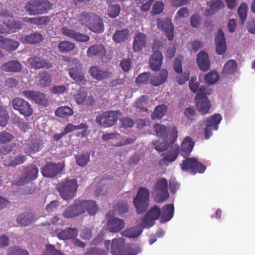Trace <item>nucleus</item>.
Segmentation results:
<instances>
[{"mask_svg": "<svg viewBox=\"0 0 255 255\" xmlns=\"http://www.w3.org/2000/svg\"><path fill=\"white\" fill-rule=\"evenodd\" d=\"M107 219V226L108 230L111 233H118L125 227V222L123 220L117 217H108Z\"/></svg>", "mask_w": 255, "mask_h": 255, "instance_id": "obj_19", "label": "nucleus"}, {"mask_svg": "<svg viewBox=\"0 0 255 255\" xmlns=\"http://www.w3.org/2000/svg\"><path fill=\"white\" fill-rule=\"evenodd\" d=\"M142 232V229L136 226L125 230L121 233V235L123 237L129 238H135L138 237Z\"/></svg>", "mask_w": 255, "mask_h": 255, "instance_id": "obj_42", "label": "nucleus"}, {"mask_svg": "<svg viewBox=\"0 0 255 255\" xmlns=\"http://www.w3.org/2000/svg\"><path fill=\"white\" fill-rule=\"evenodd\" d=\"M29 61L31 66L36 69H49L53 66V63L49 60L41 59L38 56H33L30 58Z\"/></svg>", "mask_w": 255, "mask_h": 255, "instance_id": "obj_25", "label": "nucleus"}, {"mask_svg": "<svg viewBox=\"0 0 255 255\" xmlns=\"http://www.w3.org/2000/svg\"><path fill=\"white\" fill-rule=\"evenodd\" d=\"M219 79L218 73L215 71H210L205 76L206 82L210 85L216 83Z\"/></svg>", "mask_w": 255, "mask_h": 255, "instance_id": "obj_52", "label": "nucleus"}, {"mask_svg": "<svg viewBox=\"0 0 255 255\" xmlns=\"http://www.w3.org/2000/svg\"><path fill=\"white\" fill-rule=\"evenodd\" d=\"M126 249L125 240L123 238L114 239L111 244V253L113 255H127Z\"/></svg>", "mask_w": 255, "mask_h": 255, "instance_id": "obj_22", "label": "nucleus"}, {"mask_svg": "<svg viewBox=\"0 0 255 255\" xmlns=\"http://www.w3.org/2000/svg\"><path fill=\"white\" fill-rule=\"evenodd\" d=\"M78 234V230L76 228H69L66 230L57 231V237L62 240L74 239Z\"/></svg>", "mask_w": 255, "mask_h": 255, "instance_id": "obj_37", "label": "nucleus"}, {"mask_svg": "<svg viewBox=\"0 0 255 255\" xmlns=\"http://www.w3.org/2000/svg\"><path fill=\"white\" fill-rule=\"evenodd\" d=\"M179 152V147L175 145L172 150L168 152L167 155L159 161L160 166L168 165L169 163L175 160Z\"/></svg>", "mask_w": 255, "mask_h": 255, "instance_id": "obj_33", "label": "nucleus"}, {"mask_svg": "<svg viewBox=\"0 0 255 255\" xmlns=\"http://www.w3.org/2000/svg\"><path fill=\"white\" fill-rule=\"evenodd\" d=\"M87 97V93L84 90H80L78 93L73 96L74 100L77 104H83Z\"/></svg>", "mask_w": 255, "mask_h": 255, "instance_id": "obj_51", "label": "nucleus"}, {"mask_svg": "<svg viewBox=\"0 0 255 255\" xmlns=\"http://www.w3.org/2000/svg\"><path fill=\"white\" fill-rule=\"evenodd\" d=\"M116 210L120 214H124L128 211V207L126 201L119 202L116 205Z\"/></svg>", "mask_w": 255, "mask_h": 255, "instance_id": "obj_57", "label": "nucleus"}, {"mask_svg": "<svg viewBox=\"0 0 255 255\" xmlns=\"http://www.w3.org/2000/svg\"><path fill=\"white\" fill-rule=\"evenodd\" d=\"M122 116V112L119 110L109 111L97 115L95 121L99 126L109 128L114 126Z\"/></svg>", "mask_w": 255, "mask_h": 255, "instance_id": "obj_5", "label": "nucleus"}, {"mask_svg": "<svg viewBox=\"0 0 255 255\" xmlns=\"http://www.w3.org/2000/svg\"><path fill=\"white\" fill-rule=\"evenodd\" d=\"M9 120V115L6 109L0 105V126L5 127Z\"/></svg>", "mask_w": 255, "mask_h": 255, "instance_id": "obj_50", "label": "nucleus"}, {"mask_svg": "<svg viewBox=\"0 0 255 255\" xmlns=\"http://www.w3.org/2000/svg\"><path fill=\"white\" fill-rule=\"evenodd\" d=\"M106 51L102 44H95L91 46L87 51L89 57H99L102 58L106 55Z\"/></svg>", "mask_w": 255, "mask_h": 255, "instance_id": "obj_35", "label": "nucleus"}, {"mask_svg": "<svg viewBox=\"0 0 255 255\" xmlns=\"http://www.w3.org/2000/svg\"><path fill=\"white\" fill-rule=\"evenodd\" d=\"M19 45V43L18 41L4 37L1 48L6 51H12L15 50Z\"/></svg>", "mask_w": 255, "mask_h": 255, "instance_id": "obj_43", "label": "nucleus"}, {"mask_svg": "<svg viewBox=\"0 0 255 255\" xmlns=\"http://www.w3.org/2000/svg\"><path fill=\"white\" fill-rule=\"evenodd\" d=\"M196 61L201 71H207L210 68V61L208 55L205 51H201L198 54Z\"/></svg>", "mask_w": 255, "mask_h": 255, "instance_id": "obj_32", "label": "nucleus"}, {"mask_svg": "<svg viewBox=\"0 0 255 255\" xmlns=\"http://www.w3.org/2000/svg\"><path fill=\"white\" fill-rule=\"evenodd\" d=\"M129 30L127 28L116 30L113 36V40L116 43L125 41L128 37Z\"/></svg>", "mask_w": 255, "mask_h": 255, "instance_id": "obj_40", "label": "nucleus"}, {"mask_svg": "<svg viewBox=\"0 0 255 255\" xmlns=\"http://www.w3.org/2000/svg\"><path fill=\"white\" fill-rule=\"evenodd\" d=\"M38 172V169L35 165H29L24 168L22 176L15 181L13 184L20 186L28 184L37 178Z\"/></svg>", "mask_w": 255, "mask_h": 255, "instance_id": "obj_9", "label": "nucleus"}, {"mask_svg": "<svg viewBox=\"0 0 255 255\" xmlns=\"http://www.w3.org/2000/svg\"><path fill=\"white\" fill-rule=\"evenodd\" d=\"M157 135L166 140L170 144H174L178 136V131L176 128L173 127L171 129V131L168 133L167 128L161 124H156L154 126Z\"/></svg>", "mask_w": 255, "mask_h": 255, "instance_id": "obj_10", "label": "nucleus"}, {"mask_svg": "<svg viewBox=\"0 0 255 255\" xmlns=\"http://www.w3.org/2000/svg\"><path fill=\"white\" fill-rule=\"evenodd\" d=\"M248 6L246 3H242L238 9V13L240 18L241 23H243L247 18Z\"/></svg>", "mask_w": 255, "mask_h": 255, "instance_id": "obj_54", "label": "nucleus"}, {"mask_svg": "<svg viewBox=\"0 0 255 255\" xmlns=\"http://www.w3.org/2000/svg\"><path fill=\"white\" fill-rule=\"evenodd\" d=\"M85 212L87 211L90 215H95L99 210L96 202L93 200H85Z\"/></svg>", "mask_w": 255, "mask_h": 255, "instance_id": "obj_45", "label": "nucleus"}, {"mask_svg": "<svg viewBox=\"0 0 255 255\" xmlns=\"http://www.w3.org/2000/svg\"><path fill=\"white\" fill-rule=\"evenodd\" d=\"M3 24L6 27H3L0 25V33H10L15 32L16 31L21 29L23 27V23L20 20H8L3 21Z\"/></svg>", "mask_w": 255, "mask_h": 255, "instance_id": "obj_18", "label": "nucleus"}, {"mask_svg": "<svg viewBox=\"0 0 255 255\" xmlns=\"http://www.w3.org/2000/svg\"><path fill=\"white\" fill-rule=\"evenodd\" d=\"M7 255H29L27 251L18 247H10L8 250Z\"/></svg>", "mask_w": 255, "mask_h": 255, "instance_id": "obj_55", "label": "nucleus"}, {"mask_svg": "<svg viewBox=\"0 0 255 255\" xmlns=\"http://www.w3.org/2000/svg\"><path fill=\"white\" fill-rule=\"evenodd\" d=\"M168 187V181L165 178L162 177L157 180L153 191L156 202L160 203L169 198Z\"/></svg>", "mask_w": 255, "mask_h": 255, "instance_id": "obj_7", "label": "nucleus"}, {"mask_svg": "<svg viewBox=\"0 0 255 255\" xmlns=\"http://www.w3.org/2000/svg\"><path fill=\"white\" fill-rule=\"evenodd\" d=\"M125 252H126L127 255H136L141 252V249L137 246L131 247L130 245L126 244Z\"/></svg>", "mask_w": 255, "mask_h": 255, "instance_id": "obj_61", "label": "nucleus"}, {"mask_svg": "<svg viewBox=\"0 0 255 255\" xmlns=\"http://www.w3.org/2000/svg\"><path fill=\"white\" fill-rule=\"evenodd\" d=\"M148 97L146 95H142L139 97L135 102V106L136 108L143 112L147 111V100Z\"/></svg>", "mask_w": 255, "mask_h": 255, "instance_id": "obj_48", "label": "nucleus"}, {"mask_svg": "<svg viewBox=\"0 0 255 255\" xmlns=\"http://www.w3.org/2000/svg\"><path fill=\"white\" fill-rule=\"evenodd\" d=\"M12 107L14 110L24 117H30L33 113V109L30 104L20 98H15L11 101Z\"/></svg>", "mask_w": 255, "mask_h": 255, "instance_id": "obj_13", "label": "nucleus"}, {"mask_svg": "<svg viewBox=\"0 0 255 255\" xmlns=\"http://www.w3.org/2000/svg\"><path fill=\"white\" fill-rule=\"evenodd\" d=\"M75 47V44L69 41H60L58 45V49L62 53L70 52L73 50Z\"/></svg>", "mask_w": 255, "mask_h": 255, "instance_id": "obj_47", "label": "nucleus"}, {"mask_svg": "<svg viewBox=\"0 0 255 255\" xmlns=\"http://www.w3.org/2000/svg\"><path fill=\"white\" fill-rule=\"evenodd\" d=\"M78 20L80 24L96 33H101L104 31L103 20L96 14L84 11L79 14Z\"/></svg>", "mask_w": 255, "mask_h": 255, "instance_id": "obj_1", "label": "nucleus"}, {"mask_svg": "<svg viewBox=\"0 0 255 255\" xmlns=\"http://www.w3.org/2000/svg\"><path fill=\"white\" fill-rule=\"evenodd\" d=\"M120 127L127 128H132L134 125L133 121L128 117H124L120 121Z\"/></svg>", "mask_w": 255, "mask_h": 255, "instance_id": "obj_63", "label": "nucleus"}, {"mask_svg": "<svg viewBox=\"0 0 255 255\" xmlns=\"http://www.w3.org/2000/svg\"><path fill=\"white\" fill-rule=\"evenodd\" d=\"M90 155L88 153L81 154L76 156L77 163L80 166H85L88 163Z\"/></svg>", "mask_w": 255, "mask_h": 255, "instance_id": "obj_56", "label": "nucleus"}, {"mask_svg": "<svg viewBox=\"0 0 255 255\" xmlns=\"http://www.w3.org/2000/svg\"><path fill=\"white\" fill-rule=\"evenodd\" d=\"M149 192L145 188H140L133 199V204L138 214L144 213L149 205Z\"/></svg>", "mask_w": 255, "mask_h": 255, "instance_id": "obj_6", "label": "nucleus"}, {"mask_svg": "<svg viewBox=\"0 0 255 255\" xmlns=\"http://www.w3.org/2000/svg\"><path fill=\"white\" fill-rule=\"evenodd\" d=\"M181 166L183 171H186L191 175H195L197 173H202L206 169L204 165L198 162L197 159L194 157L187 158L184 160Z\"/></svg>", "mask_w": 255, "mask_h": 255, "instance_id": "obj_8", "label": "nucleus"}, {"mask_svg": "<svg viewBox=\"0 0 255 255\" xmlns=\"http://www.w3.org/2000/svg\"><path fill=\"white\" fill-rule=\"evenodd\" d=\"M163 59V55L160 51L154 52L149 59V64L151 69L154 71H158L162 66Z\"/></svg>", "mask_w": 255, "mask_h": 255, "instance_id": "obj_28", "label": "nucleus"}, {"mask_svg": "<svg viewBox=\"0 0 255 255\" xmlns=\"http://www.w3.org/2000/svg\"><path fill=\"white\" fill-rule=\"evenodd\" d=\"M12 122L13 124L16 125L23 132H25L28 128L27 124L18 117L12 119Z\"/></svg>", "mask_w": 255, "mask_h": 255, "instance_id": "obj_59", "label": "nucleus"}, {"mask_svg": "<svg viewBox=\"0 0 255 255\" xmlns=\"http://www.w3.org/2000/svg\"><path fill=\"white\" fill-rule=\"evenodd\" d=\"M61 32L64 35L74 39L79 42H87L90 39V37L88 35L80 33L66 27H62Z\"/></svg>", "mask_w": 255, "mask_h": 255, "instance_id": "obj_23", "label": "nucleus"}, {"mask_svg": "<svg viewBox=\"0 0 255 255\" xmlns=\"http://www.w3.org/2000/svg\"><path fill=\"white\" fill-rule=\"evenodd\" d=\"M237 63L235 60L230 59L225 63L223 73L224 74L230 75L233 74L237 69Z\"/></svg>", "mask_w": 255, "mask_h": 255, "instance_id": "obj_44", "label": "nucleus"}, {"mask_svg": "<svg viewBox=\"0 0 255 255\" xmlns=\"http://www.w3.org/2000/svg\"><path fill=\"white\" fill-rule=\"evenodd\" d=\"M52 8V3L48 0H29L25 4V11L30 15L47 13Z\"/></svg>", "mask_w": 255, "mask_h": 255, "instance_id": "obj_2", "label": "nucleus"}, {"mask_svg": "<svg viewBox=\"0 0 255 255\" xmlns=\"http://www.w3.org/2000/svg\"><path fill=\"white\" fill-rule=\"evenodd\" d=\"M43 39L42 34L36 31L22 36L20 38V41L23 43L34 44L39 43Z\"/></svg>", "mask_w": 255, "mask_h": 255, "instance_id": "obj_31", "label": "nucleus"}, {"mask_svg": "<svg viewBox=\"0 0 255 255\" xmlns=\"http://www.w3.org/2000/svg\"><path fill=\"white\" fill-rule=\"evenodd\" d=\"M1 69L6 72H19L22 69V65L17 60H11L1 66Z\"/></svg>", "mask_w": 255, "mask_h": 255, "instance_id": "obj_36", "label": "nucleus"}, {"mask_svg": "<svg viewBox=\"0 0 255 255\" xmlns=\"http://www.w3.org/2000/svg\"><path fill=\"white\" fill-rule=\"evenodd\" d=\"M121 9V8L119 4H109L108 9V14L110 17L115 18L119 15Z\"/></svg>", "mask_w": 255, "mask_h": 255, "instance_id": "obj_53", "label": "nucleus"}, {"mask_svg": "<svg viewBox=\"0 0 255 255\" xmlns=\"http://www.w3.org/2000/svg\"><path fill=\"white\" fill-rule=\"evenodd\" d=\"M173 204H169L164 205L162 208L161 220L167 222L171 219L174 215Z\"/></svg>", "mask_w": 255, "mask_h": 255, "instance_id": "obj_39", "label": "nucleus"}, {"mask_svg": "<svg viewBox=\"0 0 255 255\" xmlns=\"http://www.w3.org/2000/svg\"><path fill=\"white\" fill-rule=\"evenodd\" d=\"M161 215L160 208L156 205H154L142 218V227H150L153 225L154 222L159 219Z\"/></svg>", "mask_w": 255, "mask_h": 255, "instance_id": "obj_14", "label": "nucleus"}, {"mask_svg": "<svg viewBox=\"0 0 255 255\" xmlns=\"http://www.w3.org/2000/svg\"><path fill=\"white\" fill-rule=\"evenodd\" d=\"M13 138V135L9 132L5 131L0 132V144L6 143L11 141Z\"/></svg>", "mask_w": 255, "mask_h": 255, "instance_id": "obj_62", "label": "nucleus"}, {"mask_svg": "<svg viewBox=\"0 0 255 255\" xmlns=\"http://www.w3.org/2000/svg\"><path fill=\"white\" fill-rule=\"evenodd\" d=\"M43 142L42 139H35L28 142L24 148L25 153L29 155L38 152L43 148Z\"/></svg>", "mask_w": 255, "mask_h": 255, "instance_id": "obj_27", "label": "nucleus"}, {"mask_svg": "<svg viewBox=\"0 0 255 255\" xmlns=\"http://www.w3.org/2000/svg\"><path fill=\"white\" fill-rule=\"evenodd\" d=\"M42 255H64L60 251L56 250L54 245H47L46 250Z\"/></svg>", "mask_w": 255, "mask_h": 255, "instance_id": "obj_60", "label": "nucleus"}, {"mask_svg": "<svg viewBox=\"0 0 255 255\" xmlns=\"http://www.w3.org/2000/svg\"><path fill=\"white\" fill-rule=\"evenodd\" d=\"M78 187V184L75 179L66 178L57 185V190L64 200H69L76 196Z\"/></svg>", "mask_w": 255, "mask_h": 255, "instance_id": "obj_3", "label": "nucleus"}, {"mask_svg": "<svg viewBox=\"0 0 255 255\" xmlns=\"http://www.w3.org/2000/svg\"><path fill=\"white\" fill-rule=\"evenodd\" d=\"M35 220L34 214L30 211H25L20 214L16 218L18 224L22 226H28L34 222Z\"/></svg>", "mask_w": 255, "mask_h": 255, "instance_id": "obj_30", "label": "nucleus"}, {"mask_svg": "<svg viewBox=\"0 0 255 255\" xmlns=\"http://www.w3.org/2000/svg\"><path fill=\"white\" fill-rule=\"evenodd\" d=\"M26 160V156L22 154H17L12 152V154L7 156L3 161V164L5 166L15 167L22 164Z\"/></svg>", "mask_w": 255, "mask_h": 255, "instance_id": "obj_20", "label": "nucleus"}, {"mask_svg": "<svg viewBox=\"0 0 255 255\" xmlns=\"http://www.w3.org/2000/svg\"><path fill=\"white\" fill-rule=\"evenodd\" d=\"M146 35L142 32H138L135 34L133 38L132 49L134 52L141 51L146 47Z\"/></svg>", "mask_w": 255, "mask_h": 255, "instance_id": "obj_24", "label": "nucleus"}, {"mask_svg": "<svg viewBox=\"0 0 255 255\" xmlns=\"http://www.w3.org/2000/svg\"><path fill=\"white\" fill-rule=\"evenodd\" d=\"M157 25L159 29H161L166 34L167 39L172 41L174 38V26L170 18L165 19L157 18Z\"/></svg>", "mask_w": 255, "mask_h": 255, "instance_id": "obj_15", "label": "nucleus"}, {"mask_svg": "<svg viewBox=\"0 0 255 255\" xmlns=\"http://www.w3.org/2000/svg\"><path fill=\"white\" fill-rule=\"evenodd\" d=\"M51 77L46 72L41 73L38 81V84L41 87H44L49 86L51 83Z\"/></svg>", "mask_w": 255, "mask_h": 255, "instance_id": "obj_49", "label": "nucleus"}, {"mask_svg": "<svg viewBox=\"0 0 255 255\" xmlns=\"http://www.w3.org/2000/svg\"><path fill=\"white\" fill-rule=\"evenodd\" d=\"M55 114L58 117L61 118H66L74 114V110L69 106H61L56 110L55 111Z\"/></svg>", "mask_w": 255, "mask_h": 255, "instance_id": "obj_41", "label": "nucleus"}, {"mask_svg": "<svg viewBox=\"0 0 255 255\" xmlns=\"http://www.w3.org/2000/svg\"><path fill=\"white\" fill-rule=\"evenodd\" d=\"M215 41L216 45V51L219 55L223 54L226 51L227 46L224 33L221 28L218 30Z\"/></svg>", "mask_w": 255, "mask_h": 255, "instance_id": "obj_26", "label": "nucleus"}, {"mask_svg": "<svg viewBox=\"0 0 255 255\" xmlns=\"http://www.w3.org/2000/svg\"><path fill=\"white\" fill-rule=\"evenodd\" d=\"M150 77V74L148 72H144L138 75L135 79V82L137 85L146 84Z\"/></svg>", "mask_w": 255, "mask_h": 255, "instance_id": "obj_58", "label": "nucleus"}, {"mask_svg": "<svg viewBox=\"0 0 255 255\" xmlns=\"http://www.w3.org/2000/svg\"><path fill=\"white\" fill-rule=\"evenodd\" d=\"M91 77L96 80L101 81L111 76L112 73L107 70H102L97 66H93L89 69Z\"/></svg>", "mask_w": 255, "mask_h": 255, "instance_id": "obj_29", "label": "nucleus"}, {"mask_svg": "<svg viewBox=\"0 0 255 255\" xmlns=\"http://www.w3.org/2000/svg\"><path fill=\"white\" fill-rule=\"evenodd\" d=\"M194 146L191 138L189 136H186L183 139L181 146L180 154L184 158L188 157L192 151Z\"/></svg>", "mask_w": 255, "mask_h": 255, "instance_id": "obj_34", "label": "nucleus"}, {"mask_svg": "<svg viewBox=\"0 0 255 255\" xmlns=\"http://www.w3.org/2000/svg\"><path fill=\"white\" fill-rule=\"evenodd\" d=\"M85 213V200H76L73 204L66 209L63 215L65 218H72Z\"/></svg>", "mask_w": 255, "mask_h": 255, "instance_id": "obj_12", "label": "nucleus"}, {"mask_svg": "<svg viewBox=\"0 0 255 255\" xmlns=\"http://www.w3.org/2000/svg\"><path fill=\"white\" fill-rule=\"evenodd\" d=\"M212 90L201 86L199 92L196 94L195 100V104L199 112L202 115H205L209 113L211 108V103L207 96L211 94Z\"/></svg>", "mask_w": 255, "mask_h": 255, "instance_id": "obj_4", "label": "nucleus"}, {"mask_svg": "<svg viewBox=\"0 0 255 255\" xmlns=\"http://www.w3.org/2000/svg\"><path fill=\"white\" fill-rule=\"evenodd\" d=\"M167 111V107L164 105H158L156 107L151 114L153 120L160 119L165 114Z\"/></svg>", "mask_w": 255, "mask_h": 255, "instance_id": "obj_46", "label": "nucleus"}, {"mask_svg": "<svg viewBox=\"0 0 255 255\" xmlns=\"http://www.w3.org/2000/svg\"><path fill=\"white\" fill-rule=\"evenodd\" d=\"M82 64L78 62L76 67H73L69 70L70 77L78 84L84 86L86 84L84 74L83 73Z\"/></svg>", "mask_w": 255, "mask_h": 255, "instance_id": "obj_17", "label": "nucleus"}, {"mask_svg": "<svg viewBox=\"0 0 255 255\" xmlns=\"http://www.w3.org/2000/svg\"><path fill=\"white\" fill-rule=\"evenodd\" d=\"M222 117L219 114H215L207 119L204 123L206 127L204 130L205 139H209L212 135V130L218 129V125L222 120Z\"/></svg>", "mask_w": 255, "mask_h": 255, "instance_id": "obj_11", "label": "nucleus"}, {"mask_svg": "<svg viewBox=\"0 0 255 255\" xmlns=\"http://www.w3.org/2000/svg\"><path fill=\"white\" fill-rule=\"evenodd\" d=\"M62 170L60 165L48 162L41 168V173L44 177L53 178Z\"/></svg>", "mask_w": 255, "mask_h": 255, "instance_id": "obj_21", "label": "nucleus"}, {"mask_svg": "<svg viewBox=\"0 0 255 255\" xmlns=\"http://www.w3.org/2000/svg\"><path fill=\"white\" fill-rule=\"evenodd\" d=\"M23 95L27 99L35 102L36 104L47 107L49 102L46 96L44 93L29 90H25L23 92Z\"/></svg>", "mask_w": 255, "mask_h": 255, "instance_id": "obj_16", "label": "nucleus"}, {"mask_svg": "<svg viewBox=\"0 0 255 255\" xmlns=\"http://www.w3.org/2000/svg\"><path fill=\"white\" fill-rule=\"evenodd\" d=\"M224 6V3L222 1L220 0H218L209 6V11H210V13L213 14L215 12L223 8Z\"/></svg>", "mask_w": 255, "mask_h": 255, "instance_id": "obj_64", "label": "nucleus"}, {"mask_svg": "<svg viewBox=\"0 0 255 255\" xmlns=\"http://www.w3.org/2000/svg\"><path fill=\"white\" fill-rule=\"evenodd\" d=\"M168 71L166 69L161 70L158 75L153 76L150 79V83L154 86H158L163 84L167 80Z\"/></svg>", "mask_w": 255, "mask_h": 255, "instance_id": "obj_38", "label": "nucleus"}]
</instances>
